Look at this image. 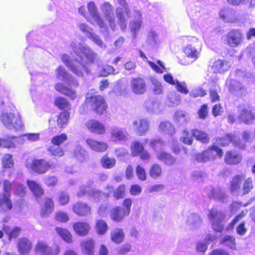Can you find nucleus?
Here are the masks:
<instances>
[{
    "label": "nucleus",
    "mask_w": 255,
    "mask_h": 255,
    "mask_svg": "<svg viewBox=\"0 0 255 255\" xmlns=\"http://www.w3.org/2000/svg\"><path fill=\"white\" fill-rule=\"evenodd\" d=\"M90 108L92 112L98 116H102L107 113L108 105L105 98L102 95L95 94H87L85 101L81 107V113Z\"/></svg>",
    "instance_id": "nucleus-1"
},
{
    "label": "nucleus",
    "mask_w": 255,
    "mask_h": 255,
    "mask_svg": "<svg viewBox=\"0 0 255 255\" xmlns=\"http://www.w3.org/2000/svg\"><path fill=\"white\" fill-rule=\"evenodd\" d=\"M132 204L130 198H125L123 201L122 207L115 206L111 209L109 213L110 219L115 223L123 222L126 217L129 215Z\"/></svg>",
    "instance_id": "nucleus-2"
},
{
    "label": "nucleus",
    "mask_w": 255,
    "mask_h": 255,
    "mask_svg": "<svg viewBox=\"0 0 255 255\" xmlns=\"http://www.w3.org/2000/svg\"><path fill=\"white\" fill-rule=\"evenodd\" d=\"M223 151L222 148L215 144H212L202 152L196 155V160L198 162H207L215 160L217 157H223Z\"/></svg>",
    "instance_id": "nucleus-3"
},
{
    "label": "nucleus",
    "mask_w": 255,
    "mask_h": 255,
    "mask_svg": "<svg viewBox=\"0 0 255 255\" xmlns=\"http://www.w3.org/2000/svg\"><path fill=\"white\" fill-rule=\"evenodd\" d=\"M26 167L36 174H43L54 168L55 165L43 158H34L31 163L26 164Z\"/></svg>",
    "instance_id": "nucleus-4"
},
{
    "label": "nucleus",
    "mask_w": 255,
    "mask_h": 255,
    "mask_svg": "<svg viewBox=\"0 0 255 255\" xmlns=\"http://www.w3.org/2000/svg\"><path fill=\"white\" fill-rule=\"evenodd\" d=\"M1 121L4 126L9 129H13L17 131L23 127L21 118L18 115L11 113L3 114L1 116Z\"/></svg>",
    "instance_id": "nucleus-5"
},
{
    "label": "nucleus",
    "mask_w": 255,
    "mask_h": 255,
    "mask_svg": "<svg viewBox=\"0 0 255 255\" xmlns=\"http://www.w3.org/2000/svg\"><path fill=\"white\" fill-rule=\"evenodd\" d=\"M208 217L211 221L212 229L215 231L221 233L224 230V227L222 222L225 220V216L223 212L212 208L209 211Z\"/></svg>",
    "instance_id": "nucleus-6"
},
{
    "label": "nucleus",
    "mask_w": 255,
    "mask_h": 255,
    "mask_svg": "<svg viewBox=\"0 0 255 255\" xmlns=\"http://www.w3.org/2000/svg\"><path fill=\"white\" fill-rule=\"evenodd\" d=\"M244 39V34L239 29H232L225 35V41L230 47H237L241 45Z\"/></svg>",
    "instance_id": "nucleus-7"
},
{
    "label": "nucleus",
    "mask_w": 255,
    "mask_h": 255,
    "mask_svg": "<svg viewBox=\"0 0 255 255\" xmlns=\"http://www.w3.org/2000/svg\"><path fill=\"white\" fill-rule=\"evenodd\" d=\"M238 118L241 122L250 124L255 120V115L253 112L252 107L248 104H241L237 107Z\"/></svg>",
    "instance_id": "nucleus-8"
},
{
    "label": "nucleus",
    "mask_w": 255,
    "mask_h": 255,
    "mask_svg": "<svg viewBox=\"0 0 255 255\" xmlns=\"http://www.w3.org/2000/svg\"><path fill=\"white\" fill-rule=\"evenodd\" d=\"M130 148L131 154L133 157L138 156L142 161H149L151 159L150 154L145 149L143 144L139 141H133Z\"/></svg>",
    "instance_id": "nucleus-9"
},
{
    "label": "nucleus",
    "mask_w": 255,
    "mask_h": 255,
    "mask_svg": "<svg viewBox=\"0 0 255 255\" xmlns=\"http://www.w3.org/2000/svg\"><path fill=\"white\" fill-rule=\"evenodd\" d=\"M70 117V113L69 111H64L61 112L57 115L56 121L52 117L49 119V125L52 128L56 127L63 128L68 125Z\"/></svg>",
    "instance_id": "nucleus-10"
},
{
    "label": "nucleus",
    "mask_w": 255,
    "mask_h": 255,
    "mask_svg": "<svg viewBox=\"0 0 255 255\" xmlns=\"http://www.w3.org/2000/svg\"><path fill=\"white\" fill-rule=\"evenodd\" d=\"M85 127L91 133L102 135L106 132L105 126L99 121L90 119L85 123Z\"/></svg>",
    "instance_id": "nucleus-11"
},
{
    "label": "nucleus",
    "mask_w": 255,
    "mask_h": 255,
    "mask_svg": "<svg viewBox=\"0 0 255 255\" xmlns=\"http://www.w3.org/2000/svg\"><path fill=\"white\" fill-rule=\"evenodd\" d=\"M136 134L138 136L145 135L150 128V122L145 118H138L132 123Z\"/></svg>",
    "instance_id": "nucleus-12"
},
{
    "label": "nucleus",
    "mask_w": 255,
    "mask_h": 255,
    "mask_svg": "<svg viewBox=\"0 0 255 255\" xmlns=\"http://www.w3.org/2000/svg\"><path fill=\"white\" fill-rule=\"evenodd\" d=\"M131 90L136 95H143L147 91V85L145 80L140 77L131 79Z\"/></svg>",
    "instance_id": "nucleus-13"
},
{
    "label": "nucleus",
    "mask_w": 255,
    "mask_h": 255,
    "mask_svg": "<svg viewBox=\"0 0 255 255\" xmlns=\"http://www.w3.org/2000/svg\"><path fill=\"white\" fill-rule=\"evenodd\" d=\"M73 212L78 216L85 217L92 214V208L87 203L79 201L72 205Z\"/></svg>",
    "instance_id": "nucleus-14"
},
{
    "label": "nucleus",
    "mask_w": 255,
    "mask_h": 255,
    "mask_svg": "<svg viewBox=\"0 0 255 255\" xmlns=\"http://www.w3.org/2000/svg\"><path fill=\"white\" fill-rule=\"evenodd\" d=\"M72 228L75 233L81 237L88 236L91 229L88 223L82 221H78L73 223Z\"/></svg>",
    "instance_id": "nucleus-15"
},
{
    "label": "nucleus",
    "mask_w": 255,
    "mask_h": 255,
    "mask_svg": "<svg viewBox=\"0 0 255 255\" xmlns=\"http://www.w3.org/2000/svg\"><path fill=\"white\" fill-rule=\"evenodd\" d=\"M81 252L84 255H95L96 243L94 239L87 238L82 241L80 244Z\"/></svg>",
    "instance_id": "nucleus-16"
},
{
    "label": "nucleus",
    "mask_w": 255,
    "mask_h": 255,
    "mask_svg": "<svg viewBox=\"0 0 255 255\" xmlns=\"http://www.w3.org/2000/svg\"><path fill=\"white\" fill-rule=\"evenodd\" d=\"M85 142L91 150L97 152H104L108 147V144L102 141L96 140L93 138H88Z\"/></svg>",
    "instance_id": "nucleus-17"
},
{
    "label": "nucleus",
    "mask_w": 255,
    "mask_h": 255,
    "mask_svg": "<svg viewBox=\"0 0 255 255\" xmlns=\"http://www.w3.org/2000/svg\"><path fill=\"white\" fill-rule=\"evenodd\" d=\"M26 184L32 194L34 197L36 199L41 198L45 194V190L38 183L34 180H27Z\"/></svg>",
    "instance_id": "nucleus-18"
},
{
    "label": "nucleus",
    "mask_w": 255,
    "mask_h": 255,
    "mask_svg": "<svg viewBox=\"0 0 255 255\" xmlns=\"http://www.w3.org/2000/svg\"><path fill=\"white\" fill-rule=\"evenodd\" d=\"M245 177L243 174H236L231 178L229 184V190L231 193H239L241 191V184Z\"/></svg>",
    "instance_id": "nucleus-19"
},
{
    "label": "nucleus",
    "mask_w": 255,
    "mask_h": 255,
    "mask_svg": "<svg viewBox=\"0 0 255 255\" xmlns=\"http://www.w3.org/2000/svg\"><path fill=\"white\" fill-rule=\"evenodd\" d=\"M242 160L241 154L235 150H227L225 153L224 162L227 165H238L241 162Z\"/></svg>",
    "instance_id": "nucleus-20"
},
{
    "label": "nucleus",
    "mask_w": 255,
    "mask_h": 255,
    "mask_svg": "<svg viewBox=\"0 0 255 255\" xmlns=\"http://www.w3.org/2000/svg\"><path fill=\"white\" fill-rule=\"evenodd\" d=\"M54 202L51 197H46L40 208V215L42 218H46L54 210Z\"/></svg>",
    "instance_id": "nucleus-21"
},
{
    "label": "nucleus",
    "mask_w": 255,
    "mask_h": 255,
    "mask_svg": "<svg viewBox=\"0 0 255 255\" xmlns=\"http://www.w3.org/2000/svg\"><path fill=\"white\" fill-rule=\"evenodd\" d=\"M32 247L31 242L26 238H21L17 241V249L20 255L28 254L32 249Z\"/></svg>",
    "instance_id": "nucleus-22"
},
{
    "label": "nucleus",
    "mask_w": 255,
    "mask_h": 255,
    "mask_svg": "<svg viewBox=\"0 0 255 255\" xmlns=\"http://www.w3.org/2000/svg\"><path fill=\"white\" fill-rule=\"evenodd\" d=\"M190 132L196 140L202 144H207L210 141V135L204 130L198 128H193L191 129Z\"/></svg>",
    "instance_id": "nucleus-23"
},
{
    "label": "nucleus",
    "mask_w": 255,
    "mask_h": 255,
    "mask_svg": "<svg viewBox=\"0 0 255 255\" xmlns=\"http://www.w3.org/2000/svg\"><path fill=\"white\" fill-rule=\"evenodd\" d=\"M219 15L225 22L236 23L239 22V18L233 10H222L219 13Z\"/></svg>",
    "instance_id": "nucleus-24"
},
{
    "label": "nucleus",
    "mask_w": 255,
    "mask_h": 255,
    "mask_svg": "<svg viewBox=\"0 0 255 255\" xmlns=\"http://www.w3.org/2000/svg\"><path fill=\"white\" fill-rule=\"evenodd\" d=\"M55 88L57 91L68 97L71 100H74L77 97L76 91L61 83L56 84Z\"/></svg>",
    "instance_id": "nucleus-25"
},
{
    "label": "nucleus",
    "mask_w": 255,
    "mask_h": 255,
    "mask_svg": "<svg viewBox=\"0 0 255 255\" xmlns=\"http://www.w3.org/2000/svg\"><path fill=\"white\" fill-rule=\"evenodd\" d=\"M13 203L11 199V194H0V211L6 212L12 209Z\"/></svg>",
    "instance_id": "nucleus-26"
},
{
    "label": "nucleus",
    "mask_w": 255,
    "mask_h": 255,
    "mask_svg": "<svg viewBox=\"0 0 255 255\" xmlns=\"http://www.w3.org/2000/svg\"><path fill=\"white\" fill-rule=\"evenodd\" d=\"M230 67L229 62L218 59L213 63L212 69L215 73H223L227 71Z\"/></svg>",
    "instance_id": "nucleus-27"
},
{
    "label": "nucleus",
    "mask_w": 255,
    "mask_h": 255,
    "mask_svg": "<svg viewBox=\"0 0 255 255\" xmlns=\"http://www.w3.org/2000/svg\"><path fill=\"white\" fill-rule=\"evenodd\" d=\"M125 235L123 229L116 228L110 233L111 241L115 244H122L125 240Z\"/></svg>",
    "instance_id": "nucleus-28"
},
{
    "label": "nucleus",
    "mask_w": 255,
    "mask_h": 255,
    "mask_svg": "<svg viewBox=\"0 0 255 255\" xmlns=\"http://www.w3.org/2000/svg\"><path fill=\"white\" fill-rule=\"evenodd\" d=\"M88 9L92 17L95 19L101 28L105 26L104 21L98 13L97 8L94 2H90L88 4Z\"/></svg>",
    "instance_id": "nucleus-29"
},
{
    "label": "nucleus",
    "mask_w": 255,
    "mask_h": 255,
    "mask_svg": "<svg viewBox=\"0 0 255 255\" xmlns=\"http://www.w3.org/2000/svg\"><path fill=\"white\" fill-rule=\"evenodd\" d=\"M35 253L37 255H51L52 249L45 242L38 241L34 248Z\"/></svg>",
    "instance_id": "nucleus-30"
},
{
    "label": "nucleus",
    "mask_w": 255,
    "mask_h": 255,
    "mask_svg": "<svg viewBox=\"0 0 255 255\" xmlns=\"http://www.w3.org/2000/svg\"><path fill=\"white\" fill-rule=\"evenodd\" d=\"M111 137L112 141L115 142L126 141L128 139V133L121 129L115 128L111 132Z\"/></svg>",
    "instance_id": "nucleus-31"
},
{
    "label": "nucleus",
    "mask_w": 255,
    "mask_h": 255,
    "mask_svg": "<svg viewBox=\"0 0 255 255\" xmlns=\"http://www.w3.org/2000/svg\"><path fill=\"white\" fill-rule=\"evenodd\" d=\"M163 171L161 166L157 163L152 164L149 167L148 174L152 179H158L163 175Z\"/></svg>",
    "instance_id": "nucleus-32"
},
{
    "label": "nucleus",
    "mask_w": 255,
    "mask_h": 255,
    "mask_svg": "<svg viewBox=\"0 0 255 255\" xmlns=\"http://www.w3.org/2000/svg\"><path fill=\"white\" fill-rule=\"evenodd\" d=\"M236 136L235 134L229 133L222 137L215 138V141L221 146L225 147L228 146L230 143H234L236 141Z\"/></svg>",
    "instance_id": "nucleus-33"
},
{
    "label": "nucleus",
    "mask_w": 255,
    "mask_h": 255,
    "mask_svg": "<svg viewBox=\"0 0 255 255\" xmlns=\"http://www.w3.org/2000/svg\"><path fill=\"white\" fill-rule=\"evenodd\" d=\"M157 159L167 165H173L176 163V158L170 153L162 151L157 155Z\"/></svg>",
    "instance_id": "nucleus-34"
},
{
    "label": "nucleus",
    "mask_w": 255,
    "mask_h": 255,
    "mask_svg": "<svg viewBox=\"0 0 255 255\" xmlns=\"http://www.w3.org/2000/svg\"><path fill=\"white\" fill-rule=\"evenodd\" d=\"M54 105L59 110L69 111L71 109L69 102L65 98L57 97L54 100Z\"/></svg>",
    "instance_id": "nucleus-35"
},
{
    "label": "nucleus",
    "mask_w": 255,
    "mask_h": 255,
    "mask_svg": "<svg viewBox=\"0 0 255 255\" xmlns=\"http://www.w3.org/2000/svg\"><path fill=\"white\" fill-rule=\"evenodd\" d=\"M55 231L62 239L68 244H72L73 242V236L66 228L56 227Z\"/></svg>",
    "instance_id": "nucleus-36"
},
{
    "label": "nucleus",
    "mask_w": 255,
    "mask_h": 255,
    "mask_svg": "<svg viewBox=\"0 0 255 255\" xmlns=\"http://www.w3.org/2000/svg\"><path fill=\"white\" fill-rule=\"evenodd\" d=\"M254 186L253 180L250 177L244 180L243 186L241 187V191L242 195L249 194L254 189Z\"/></svg>",
    "instance_id": "nucleus-37"
},
{
    "label": "nucleus",
    "mask_w": 255,
    "mask_h": 255,
    "mask_svg": "<svg viewBox=\"0 0 255 255\" xmlns=\"http://www.w3.org/2000/svg\"><path fill=\"white\" fill-rule=\"evenodd\" d=\"M2 168L4 169H9L14 166V162L12 155L10 153L4 154L1 161Z\"/></svg>",
    "instance_id": "nucleus-38"
},
{
    "label": "nucleus",
    "mask_w": 255,
    "mask_h": 255,
    "mask_svg": "<svg viewBox=\"0 0 255 255\" xmlns=\"http://www.w3.org/2000/svg\"><path fill=\"white\" fill-rule=\"evenodd\" d=\"M183 52L188 58L194 60H196L198 58V52L197 50L191 44H188L184 47Z\"/></svg>",
    "instance_id": "nucleus-39"
},
{
    "label": "nucleus",
    "mask_w": 255,
    "mask_h": 255,
    "mask_svg": "<svg viewBox=\"0 0 255 255\" xmlns=\"http://www.w3.org/2000/svg\"><path fill=\"white\" fill-rule=\"evenodd\" d=\"M95 229L98 235H104L108 231L109 227L106 221L99 219L96 222Z\"/></svg>",
    "instance_id": "nucleus-40"
},
{
    "label": "nucleus",
    "mask_w": 255,
    "mask_h": 255,
    "mask_svg": "<svg viewBox=\"0 0 255 255\" xmlns=\"http://www.w3.org/2000/svg\"><path fill=\"white\" fill-rule=\"evenodd\" d=\"M193 137L190 134L187 129H184L182 132V135L180 137V141L185 145H191L193 143Z\"/></svg>",
    "instance_id": "nucleus-41"
},
{
    "label": "nucleus",
    "mask_w": 255,
    "mask_h": 255,
    "mask_svg": "<svg viewBox=\"0 0 255 255\" xmlns=\"http://www.w3.org/2000/svg\"><path fill=\"white\" fill-rule=\"evenodd\" d=\"M116 163V160L114 158H111L105 155L101 159L102 166L105 169H110L114 167Z\"/></svg>",
    "instance_id": "nucleus-42"
},
{
    "label": "nucleus",
    "mask_w": 255,
    "mask_h": 255,
    "mask_svg": "<svg viewBox=\"0 0 255 255\" xmlns=\"http://www.w3.org/2000/svg\"><path fill=\"white\" fill-rule=\"evenodd\" d=\"M47 151L52 156L60 157L64 155L63 148L59 145L52 144L47 148Z\"/></svg>",
    "instance_id": "nucleus-43"
},
{
    "label": "nucleus",
    "mask_w": 255,
    "mask_h": 255,
    "mask_svg": "<svg viewBox=\"0 0 255 255\" xmlns=\"http://www.w3.org/2000/svg\"><path fill=\"white\" fill-rule=\"evenodd\" d=\"M158 129L160 132L171 135L174 132L173 126L168 122H162L160 123Z\"/></svg>",
    "instance_id": "nucleus-44"
},
{
    "label": "nucleus",
    "mask_w": 255,
    "mask_h": 255,
    "mask_svg": "<svg viewBox=\"0 0 255 255\" xmlns=\"http://www.w3.org/2000/svg\"><path fill=\"white\" fill-rule=\"evenodd\" d=\"M17 138L16 136H7L6 138H2V147L7 149L15 148L16 144L14 140Z\"/></svg>",
    "instance_id": "nucleus-45"
},
{
    "label": "nucleus",
    "mask_w": 255,
    "mask_h": 255,
    "mask_svg": "<svg viewBox=\"0 0 255 255\" xmlns=\"http://www.w3.org/2000/svg\"><path fill=\"white\" fill-rule=\"evenodd\" d=\"M70 201V196L66 192L62 191L58 194L57 202L60 206H64L68 204Z\"/></svg>",
    "instance_id": "nucleus-46"
},
{
    "label": "nucleus",
    "mask_w": 255,
    "mask_h": 255,
    "mask_svg": "<svg viewBox=\"0 0 255 255\" xmlns=\"http://www.w3.org/2000/svg\"><path fill=\"white\" fill-rule=\"evenodd\" d=\"M27 193L26 187L22 184L16 183L14 188V195L21 198L24 197Z\"/></svg>",
    "instance_id": "nucleus-47"
},
{
    "label": "nucleus",
    "mask_w": 255,
    "mask_h": 255,
    "mask_svg": "<svg viewBox=\"0 0 255 255\" xmlns=\"http://www.w3.org/2000/svg\"><path fill=\"white\" fill-rule=\"evenodd\" d=\"M68 139L67 135L65 133L54 136L51 140V143L53 145L60 146L65 142Z\"/></svg>",
    "instance_id": "nucleus-48"
},
{
    "label": "nucleus",
    "mask_w": 255,
    "mask_h": 255,
    "mask_svg": "<svg viewBox=\"0 0 255 255\" xmlns=\"http://www.w3.org/2000/svg\"><path fill=\"white\" fill-rule=\"evenodd\" d=\"M235 237L230 235H226L221 239L220 244L229 247L230 249H233L235 247Z\"/></svg>",
    "instance_id": "nucleus-49"
},
{
    "label": "nucleus",
    "mask_w": 255,
    "mask_h": 255,
    "mask_svg": "<svg viewBox=\"0 0 255 255\" xmlns=\"http://www.w3.org/2000/svg\"><path fill=\"white\" fill-rule=\"evenodd\" d=\"M147 63L151 68V69L156 73L161 74L163 72L164 70L165 69L162 62L160 60H157V63L158 66L155 64L154 62L148 61Z\"/></svg>",
    "instance_id": "nucleus-50"
},
{
    "label": "nucleus",
    "mask_w": 255,
    "mask_h": 255,
    "mask_svg": "<svg viewBox=\"0 0 255 255\" xmlns=\"http://www.w3.org/2000/svg\"><path fill=\"white\" fill-rule=\"evenodd\" d=\"M126 193V185L121 184L116 189L113 193V197L116 200H119L125 197Z\"/></svg>",
    "instance_id": "nucleus-51"
},
{
    "label": "nucleus",
    "mask_w": 255,
    "mask_h": 255,
    "mask_svg": "<svg viewBox=\"0 0 255 255\" xmlns=\"http://www.w3.org/2000/svg\"><path fill=\"white\" fill-rule=\"evenodd\" d=\"M208 107L206 104H202L197 112L198 118L201 120H205L208 115Z\"/></svg>",
    "instance_id": "nucleus-52"
},
{
    "label": "nucleus",
    "mask_w": 255,
    "mask_h": 255,
    "mask_svg": "<svg viewBox=\"0 0 255 255\" xmlns=\"http://www.w3.org/2000/svg\"><path fill=\"white\" fill-rule=\"evenodd\" d=\"M135 173L138 179L141 181L147 179V175L145 169L140 165H137L135 168Z\"/></svg>",
    "instance_id": "nucleus-53"
},
{
    "label": "nucleus",
    "mask_w": 255,
    "mask_h": 255,
    "mask_svg": "<svg viewBox=\"0 0 255 255\" xmlns=\"http://www.w3.org/2000/svg\"><path fill=\"white\" fill-rule=\"evenodd\" d=\"M58 183V177L54 175H49L44 179V183L47 187H55Z\"/></svg>",
    "instance_id": "nucleus-54"
},
{
    "label": "nucleus",
    "mask_w": 255,
    "mask_h": 255,
    "mask_svg": "<svg viewBox=\"0 0 255 255\" xmlns=\"http://www.w3.org/2000/svg\"><path fill=\"white\" fill-rule=\"evenodd\" d=\"M55 220L60 223H66L69 220L68 215L63 211H58L56 212L54 216Z\"/></svg>",
    "instance_id": "nucleus-55"
},
{
    "label": "nucleus",
    "mask_w": 255,
    "mask_h": 255,
    "mask_svg": "<svg viewBox=\"0 0 255 255\" xmlns=\"http://www.w3.org/2000/svg\"><path fill=\"white\" fill-rule=\"evenodd\" d=\"M207 95L206 90L202 87H198L193 90L190 93L191 98H196L198 97H203Z\"/></svg>",
    "instance_id": "nucleus-56"
},
{
    "label": "nucleus",
    "mask_w": 255,
    "mask_h": 255,
    "mask_svg": "<svg viewBox=\"0 0 255 255\" xmlns=\"http://www.w3.org/2000/svg\"><path fill=\"white\" fill-rule=\"evenodd\" d=\"M152 85L153 86V92L155 95H159L162 93V87L161 84L156 79L151 80Z\"/></svg>",
    "instance_id": "nucleus-57"
},
{
    "label": "nucleus",
    "mask_w": 255,
    "mask_h": 255,
    "mask_svg": "<svg viewBox=\"0 0 255 255\" xmlns=\"http://www.w3.org/2000/svg\"><path fill=\"white\" fill-rule=\"evenodd\" d=\"M248 212V210L245 209L242 211L239 214L237 215L230 223V227L233 228L235 225L241 221L243 218L246 216Z\"/></svg>",
    "instance_id": "nucleus-58"
},
{
    "label": "nucleus",
    "mask_w": 255,
    "mask_h": 255,
    "mask_svg": "<svg viewBox=\"0 0 255 255\" xmlns=\"http://www.w3.org/2000/svg\"><path fill=\"white\" fill-rule=\"evenodd\" d=\"M12 186V183L9 180H4L2 184L3 193L0 194H11L10 192Z\"/></svg>",
    "instance_id": "nucleus-59"
},
{
    "label": "nucleus",
    "mask_w": 255,
    "mask_h": 255,
    "mask_svg": "<svg viewBox=\"0 0 255 255\" xmlns=\"http://www.w3.org/2000/svg\"><path fill=\"white\" fill-rule=\"evenodd\" d=\"M117 16L119 20V24L123 30H125L127 28V20L124 15V13L122 11L118 12Z\"/></svg>",
    "instance_id": "nucleus-60"
},
{
    "label": "nucleus",
    "mask_w": 255,
    "mask_h": 255,
    "mask_svg": "<svg viewBox=\"0 0 255 255\" xmlns=\"http://www.w3.org/2000/svg\"><path fill=\"white\" fill-rule=\"evenodd\" d=\"M115 71L114 68L109 65L104 66L100 71V75L102 77H107L110 74H113Z\"/></svg>",
    "instance_id": "nucleus-61"
},
{
    "label": "nucleus",
    "mask_w": 255,
    "mask_h": 255,
    "mask_svg": "<svg viewBox=\"0 0 255 255\" xmlns=\"http://www.w3.org/2000/svg\"><path fill=\"white\" fill-rule=\"evenodd\" d=\"M21 228L19 227H14L8 234V238L9 240L17 238L21 232Z\"/></svg>",
    "instance_id": "nucleus-62"
},
{
    "label": "nucleus",
    "mask_w": 255,
    "mask_h": 255,
    "mask_svg": "<svg viewBox=\"0 0 255 255\" xmlns=\"http://www.w3.org/2000/svg\"><path fill=\"white\" fill-rule=\"evenodd\" d=\"M223 109L220 103L215 104L212 108V113L214 117L221 115Z\"/></svg>",
    "instance_id": "nucleus-63"
},
{
    "label": "nucleus",
    "mask_w": 255,
    "mask_h": 255,
    "mask_svg": "<svg viewBox=\"0 0 255 255\" xmlns=\"http://www.w3.org/2000/svg\"><path fill=\"white\" fill-rule=\"evenodd\" d=\"M209 97L212 103L220 101V97L217 90L210 89L209 91Z\"/></svg>",
    "instance_id": "nucleus-64"
}]
</instances>
